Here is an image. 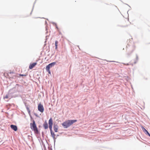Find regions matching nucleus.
<instances>
[{"label":"nucleus","mask_w":150,"mask_h":150,"mask_svg":"<svg viewBox=\"0 0 150 150\" xmlns=\"http://www.w3.org/2000/svg\"><path fill=\"white\" fill-rule=\"evenodd\" d=\"M77 120H68L65 121L62 124V125L65 128H67L71 125L73 123L77 121Z\"/></svg>","instance_id":"nucleus-1"},{"label":"nucleus","mask_w":150,"mask_h":150,"mask_svg":"<svg viewBox=\"0 0 150 150\" xmlns=\"http://www.w3.org/2000/svg\"><path fill=\"white\" fill-rule=\"evenodd\" d=\"M30 126L31 129L34 131L35 133L37 134L39 133V131L34 120H33L32 123H30Z\"/></svg>","instance_id":"nucleus-2"},{"label":"nucleus","mask_w":150,"mask_h":150,"mask_svg":"<svg viewBox=\"0 0 150 150\" xmlns=\"http://www.w3.org/2000/svg\"><path fill=\"white\" fill-rule=\"evenodd\" d=\"M56 64V63L55 62H53L49 64L46 66V69L49 74L51 73L50 71V68H52L53 66H54Z\"/></svg>","instance_id":"nucleus-3"},{"label":"nucleus","mask_w":150,"mask_h":150,"mask_svg":"<svg viewBox=\"0 0 150 150\" xmlns=\"http://www.w3.org/2000/svg\"><path fill=\"white\" fill-rule=\"evenodd\" d=\"M48 124L49 125V128L50 129V132L52 131V127L53 124L52 119V118H50L48 121Z\"/></svg>","instance_id":"nucleus-4"},{"label":"nucleus","mask_w":150,"mask_h":150,"mask_svg":"<svg viewBox=\"0 0 150 150\" xmlns=\"http://www.w3.org/2000/svg\"><path fill=\"white\" fill-rule=\"evenodd\" d=\"M38 110L41 112H43L44 109L43 106L41 104H39L38 105Z\"/></svg>","instance_id":"nucleus-5"},{"label":"nucleus","mask_w":150,"mask_h":150,"mask_svg":"<svg viewBox=\"0 0 150 150\" xmlns=\"http://www.w3.org/2000/svg\"><path fill=\"white\" fill-rule=\"evenodd\" d=\"M58 128L59 127L55 123H54L53 125V129L55 132H58Z\"/></svg>","instance_id":"nucleus-6"},{"label":"nucleus","mask_w":150,"mask_h":150,"mask_svg":"<svg viewBox=\"0 0 150 150\" xmlns=\"http://www.w3.org/2000/svg\"><path fill=\"white\" fill-rule=\"evenodd\" d=\"M10 127L12 129L15 131H16L18 129L17 126L15 125H11L10 126Z\"/></svg>","instance_id":"nucleus-7"},{"label":"nucleus","mask_w":150,"mask_h":150,"mask_svg":"<svg viewBox=\"0 0 150 150\" xmlns=\"http://www.w3.org/2000/svg\"><path fill=\"white\" fill-rule=\"evenodd\" d=\"M37 64V63L36 62L30 64L29 66V68L30 69H32Z\"/></svg>","instance_id":"nucleus-8"},{"label":"nucleus","mask_w":150,"mask_h":150,"mask_svg":"<svg viewBox=\"0 0 150 150\" xmlns=\"http://www.w3.org/2000/svg\"><path fill=\"white\" fill-rule=\"evenodd\" d=\"M132 39H129V40H128L127 41V45L126 46V47H129V46L131 44V42H132Z\"/></svg>","instance_id":"nucleus-9"},{"label":"nucleus","mask_w":150,"mask_h":150,"mask_svg":"<svg viewBox=\"0 0 150 150\" xmlns=\"http://www.w3.org/2000/svg\"><path fill=\"white\" fill-rule=\"evenodd\" d=\"M43 126L45 129L48 128V125L46 121H45L43 124Z\"/></svg>","instance_id":"nucleus-10"},{"label":"nucleus","mask_w":150,"mask_h":150,"mask_svg":"<svg viewBox=\"0 0 150 150\" xmlns=\"http://www.w3.org/2000/svg\"><path fill=\"white\" fill-rule=\"evenodd\" d=\"M142 129L143 131L146 134L148 132V131L142 126H141Z\"/></svg>","instance_id":"nucleus-11"},{"label":"nucleus","mask_w":150,"mask_h":150,"mask_svg":"<svg viewBox=\"0 0 150 150\" xmlns=\"http://www.w3.org/2000/svg\"><path fill=\"white\" fill-rule=\"evenodd\" d=\"M50 133L51 135V136L52 137L53 139H54V138H55V134H54V133L52 131H50Z\"/></svg>","instance_id":"nucleus-12"},{"label":"nucleus","mask_w":150,"mask_h":150,"mask_svg":"<svg viewBox=\"0 0 150 150\" xmlns=\"http://www.w3.org/2000/svg\"><path fill=\"white\" fill-rule=\"evenodd\" d=\"M8 98L9 97H8V96L7 94L6 96H4L3 97L4 99L6 101H8V100H6V99Z\"/></svg>","instance_id":"nucleus-13"},{"label":"nucleus","mask_w":150,"mask_h":150,"mask_svg":"<svg viewBox=\"0 0 150 150\" xmlns=\"http://www.w3.org/2000/svg\"><path fill=\"white\" fill-rule=\"evenodd\" d=\"M58 44V42L57 41H56L55 42V49H57V44Z\"/></svg>","instance_id":"nucleus-14"},{"label":"nucleus","mask_w":150,"mask_h":150,"mask_svg":"<svg viewBox=\"0 0 150 150\" xmlns=\"http://www.w3.org/2000/svg\"><path fill=\"white\" fill-rule=\"evenodd\" d=\"M27 110L29 114L30 113V111L29 108L28 107H26Z\"/></svg>","instance_id":"nucleus-15"},{"label":"nucleus","mask_w":150,"mask_h":150,"mask_svg":"<svg viewBox=\"0 0 150 150\" xmlns=\"http://www.w3.org/2000/svg\"><path fill=\"white\" fill-rule=\"evenodd\" d=\"M27 74H19V76H27Z\"/></svg>","instance_id":"nucleus-16"},{"label":"nucleus","mask_w":150,"mask_h":150,"mask_svg":"<svg viewBox=\"0 0 150 150\" xmlns=\"http://www.w3.org/2000/svg\"><path fill=\"white\" fill-rule=\"evenodd\" d=\"M53 139L54 140V143L55 144L56 141V137L54 138V139Z\"/></svg>","instance_id":"nucleus-17"},{"label":"nucleus","mask_w":150,"mask_h":150,"mask_svg":"<svg viewBox=\"0 0 150 150\" xmlns=\"http://www.w3.org/2000/svg\"><path fill=\"white\" fill-rule=\"evenodd\" d=\"M146 134L150 137V134L149 133V132Z\"/></svg>","instance_id":"nucleus-18"},{"label":"nucleus","mask_w":150,"mask_h":150,"mask_svg":"<svg viewBox=\"0 0 150 150\" xmlns=\"http://www.w3.org/2000/svg\"><path fill=\"white\" fill-rule=\"evenodd\" d=\"M124 65H129V64L127 63V64H123Z\"/></svg>","instance_id":"nucleus-19"},{"label":"nucleus","mask_w":150,"mask_h":150,"mask_svg":"<svg viewBox=\"0 0 150 150\" xmlns=\"http://www.w3.org/2000/svg\"><path fill=\"white\" fill-rule=\"evenodd\" d=\"M49 150H52V148H50V149H49Z\"/></svg>","instance_id":"nucleus-20"},{"label":"nucleus","mask_w":150,"mask_h":150,"mask_svg":"<svg viewBox=\"0 0 150 150\" xmlns=\"http://www.w3.org/2000/svg\"><path fill=\"white\" fill-rule=\"evenodd\" d=\"M110 62H115V61H109Z\"/></svg>","instance_id":"nucleus-21"},{"label":"nucleus","mask_w":150,"mask_h":150,"mask_svg":"<svg viewBox=\"0 0 150 150\" xmlns=\"http://www.w3.org/2000/svg\"><path fill=\"white\" fill-rule=\"evenodd\" d=\"M59 136V135H57V136H56V138H57V137Z\"/></svg>","instance_id":"nucleus-22"},{"label":"nucleus","mask_w":150,"mask_h":150,"mask_svg":"<svg viewBox=\"0 0 150 150\" xmlns=\"http://www.w3.org/2000/svg\"><path fill=\"white\" fill-rule=\"evenodd\" d=\"M127 25H125V27H126V26H127Z\"/></svg>","instance_id":"nucleus-23"},{"label":"nucleus","mask_w":150,"mask_h":150,"mask_svg":"<svg viewBox=\"0 0 150 150\" xmlns=\"http://www.w3.org/2000/svg\"><path fill=\"white\" fill-rule=\"evenodd\" d=\"M127 23H129V22H128V21H127Z\"/></svg>","instance_id":"nucleus-24"}]
</instances>
